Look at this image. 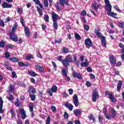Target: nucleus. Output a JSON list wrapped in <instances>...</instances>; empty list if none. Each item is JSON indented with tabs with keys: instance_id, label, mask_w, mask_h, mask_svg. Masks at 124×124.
Masks as SVG:
<instances>
[{
	"instance_id": "nucleus-48",
	"label": "nucleus",
	"mask_w": 124,
	"mask_h": 124,
	"mask_svg": "<svg viewBox=\"0 0 124 124\" xmlns=\"http://www.w3.org/2000/svg\"><path fill=\"white\" fill-rule=\"evenodd\" d=\"M44 4L46 7H48V0H44Z\"/></svg>"
},
{
	"instance_id": "nucleus-3",
	"label": "nucleus",
	"mask_w": 124,
	"mask_h": 124,
	"mask_svg": "<svg viewBox=\"0 0 124 124\" xmlns=\"http://www.w3.org/2000/svg\"><path fill=\"white\" fill-rule=\"evenodd\" d=\"M57 91H58V87L56 85H53L50 90L47 91V93L50 96H53V93H57Z\"/></svg>"
},
{
	"instance_id": "nucleus-62",
	"label": "nucleus",
	"mask_w": 124,
	"mask_h": 124,
	"mask_svg": "<svg viewBox=\"0 0 124 124\" xmlns=\"http://www.w3.org/2000/svg\"><path fill=\"white\" fill-rule=\"evenodd\" d=\"M69 94L71 95L73 94V90L72 89H70L68 90Z\"/></svg>"
},
{
	"instance_id": "nucleus-41",
	"label": "nucleus",
	"mask_w": 124,
	"mask_h": 124,
	"mask_svg": "<svg viewBox=\"0 0 124 124\" xmlns=\"http://www.w3.org/2000/svg\"><path fill=\"white\" fill-rule=\"evenodd\" d=\"M4 46H5V42H3V41L0 42V47L3 48Z\"/></svg>"
},
{
	"instance_id": "nucleus-8",
	"label": "nucleus",
	"mask_w": 124,
	"mask_h": 124,
	"mask_svg": "<svg viewBox=\"0 0 124 124\" xmlns=\"http://www.w3.org/2000/svg\"><path fill=\"white\" fill-rule=\"evenodd\" d=\"M10 39L15 42H18V37L14 34V33H10Z\"/></svg>"
},
{
	"instance_id": "nucleus-6",
	"label": "nucleus",
	"mask_w": 124,
	"mask_h": 124,
	"mask_svg": "<svg viewBox=\"0 0 124 124\" xmlns=\"http://www.w3.org/2000/svg\"><path fill=\"white\" fill-rule=\"evenodd\" d=\"M73 98L74 99V103L76 107H78L79 105V100H78V96L75 94L74 95Z\"/></svg>"
},
{
	"instance_id": "nucleus-40",
	"label": "nucleus",
	"mask_w": 124,
	"mask_h": 124,
	"mask_svg": "<svg viewBox=\"0 0 124 124\" xmlns=\"http://www.w3.org/2000/svg\"><path fill=\"white\" fill-rule=\"evenodd\" d=\"M75 38H76V39H78V40H81V36H80V35H79V34L78 33H76L75 34Z\"/></svg>"
},
{
	"instance_id": "nucleus-30",
	"label": "nucleus",
	"mask_w": 124,
	"mask_h": 124,
	"mask_svg": "<svg viewBox=\"0 0 124 124\" xmlns=\"http://www.w3.org/2000/svg\"><path fill=\"white\" fill-rule=\"evenodd\" d=\"M111 113H112V116H111V118H116V110H115V109H112L111 110Z\"/></svg>"
},
{
	"instance_id": "nucleus-35",
	"label": "nucleus",
	"mask_w": 124,
	"mask_h": 124,
	"mask_svg": "<svg viewBox=\"0 0 124 124\" xmlns=\"http://www.w3.org/2000/svg\"><path fill=\"white\" fill-rule=\"evenodd\" d=\"M45 21L46 23L49 22V16L48 15H45Z\"/></svg>"
},
{
	"instance_id": "nucleus-53",
	"label": "nucleus",
	"mask_w": 124,
	"mask_h": 124,
	"mask_svg": "<svg viewBox=\"0 0 124 124\" xmlns=\"http://www.w3.org/2000/svg\"><path fill=\"white\" fill-rule=\"evenodd\" d=\"M81 15L82 16H86L87 15V12L86 11L83 10L81 12Z\"/></svg>"
},
{
	"instance_id": "nucleus-63",
	"label": "nucleus",
	"mask_w": 124,
	"mask_h": 124,
	"mask_svg": "<svg viewBox=\"0 0 124 124\" xmlns=\"http://www.w3.org/2000/svg\"><path fill=\"white\" fill-rule=\"evenodd\" d=\"M86 85L87 87H91L92 86V84L89 81H87Z\"/></svg>"
},
{
	"instance_id": "nucleus-20",
	"label": "nucleus",
	"mask_w": 124,
	"mask_h": 124,
	"mask_svg": "<svg viewBox=\"0 0 124 124\" xmlns=\"http://www.w3.org/2000/svg\"><path fill=\"white\" fill-rule=\"evenodd\" d=\"M106 10L107 11H112V5L111 4H106Z\"/></svg>"
},
{
	"instance_id": "nucleus-33",
	"label": "nucleus",
	"mask_w": 124,
	"mask_h": 124,
	"mask_svg": "<svg viewBox=\"0 0 124 124\" xmlns=\"http://www.w3.org/2000/svg\"><path fill=\"white\" fill-rule=\"evenodd\" d=\"M7 98L9 101H12L14 99V96L13 95L10 94L9 97H7Z\"/></svg>"
},
{
	"instance_id": "nucleus-52",
	"label": "nucleus",
	"mask_w": 124,
	"mask_h": 124,
	"mask_svg": "<svg viewBox=\"0 0 124 124\" xmlns=\"http://www.w3.org/2000/svg\"><path fill=\"white\" fill-rule=\"evenodd\" d=\"M12 75L13 78H17V76L16 75V73L15 72H12Z\"/></svg>"
},
{
	"instance_id": "nucleus-22",
	"label": "nucleus",
	"mask_w": 124,
	"mask_h": 124,
	"mask_svg": "<svg viewBox=\"0 0 124 124\" xmlns=\"http://www.w3.org/2000/svg\"><path fill=\"white\" fill-rule=\"evenodd\" d=\"M9 60H11V62H17L19 61V59H18V58L17 57L10 58Z\"/></svg>"
},
{
	"instance_id": "nucleus-25",
	"label": "nucleus",
	"mask_w": 124,
	"mask_h": 124,
	"mask_svg": "<svg viewBox=\"0 0 124 124\" xmlns=\"http://www.w3.org/2000/svg\"><path fill=\"white\" fill-rule=\"evenodd\" d=\"M35 67L37 70H39V71H41V72H43V68L41 67L40 65H36Z\"/></svg>"
},
{
	"instance_id": "nucleus-24",
	"label": "nucleus",
	"mask_w": 124,
	"mask_h": 124,
	"mask_svg": "<svg viewBox=\"0 0 124 124\" xmlns=\"http://www.w3.org/2000/svg\"><path fill=\"white\" fill-rule=\"evenodd\" d=\"M62 41V39L59 38L58 39H55L54 41V43L52 42V44H54V43H55V44H60Z\"/></svg>"
},
{
	"instance_id": "nucleus-44",
	"label": "nucleus",
	"mask_w": 124,
	"mask_h": 124,
	"mask_svg": "<svg viewBox=\"0 0 124 124\" xmlns=\"http://www.w3.org/2000/svg\"><path fill=\"white\" fill-rule=\"evenodd\" d=\"M83 27L85 31H89V30H90V26L87 25L85 24L84 25Z\"/></svg>"
},
{
	"instance_id": "nucleus-57",
	"label": "nucleus",
	"mask_w": 124,
	"mask_h": 124,
	"mask_svg": "<svg viewBox=\"0 0 124 124\" xmlns=\"http://www.w3.org/2000/svg\"><path fill=\"white\" fill-rule=\"evenodd\" d=\"M0 26H1V27H4V26H5V24H4V22H3V20H0Z\"/></svg>"
},
{
	"instance_id": "nucleus-47",
	"label": "nucleus",
	"mask_w": 124,
	"mask_h": 124,
	"mask_svg": "<svg viewBox=\"0 0 124 124\" xmlns=\"http://www.w3.org/2000/svg\"><path fill=\"white\" fill-rule=\"evenodd\" d=\"M63 117L64 119H68V118L69 117V115L68 114L67 112H65Z\"/></svg>"
},
{
	"instance_id": "nucleus-5",
	"label": "nucleus",
	"mask_w": 124,
	"mask_h": 124,
	"mask_svg": "<svg viewBox=\"0 0 124 124\" xmlns=\"http://www.w3.org/2000/svg\"><path fill=\"white\" fill-rule=\"evenodd\" d=\"M105 94H106V95H109V99H110L111 101H112V102H116V99L114 97V96H113V94H112V93H109L108 91H107L105 92Z\"/></svg>"
},
{
	"instance_id": "nucleus-37",
	"label": "nucleus",
	"mask_w": 124,
	"mask_h": 124,
	"mask_svg": "<svg viewBox=\"0 0 124 124\" xmlns=\"http://www.w3.org/2000/svg\"><path fill=\"white\" fill-rule=\"evenodd\" d=\"M81 66H83L84 67H86V66H88L89 65V62H82L81 63Z\"/></svg>"
},
{
	"instance_id": "nucleus-17",
	"label": "nucleus",
	"mask_w": 124,
	"mask_h": 124,
	"mask_svg": "<svg viewBox=\"0 0 124 124\" xmlns=\"http://www.w3.org/2000/svg\"><path fill=\"white\" fill-rule=\"evenodd\" d=\"M91 5L95 10H98V8H99V4L96 3H92Z\"/></svg>"
},
{
	"instance_id": "nucleus-16",
	"label": "nucleus",
	"mask_w": 124,
	"mask_h": 124,
	"mask_svg": "<svg viewBox=\"0 0 124 124\" xmlns=\"http://www.w3.org/2000/svg\"><path fill=\"white\" fill-rule=\"evenodd\" d=\"M102 45L104 46V47H106V39H105V37L102 36L101 38Z\"/></svg>"
},
{
	"instance_id": "nucleus-42",
	"label": "nucleus",
	"mask_w": 124,
	"mask_h": 124,
	"mask_svg": "<svg viewBox=\"0 0 124 124\" xmlns=\"http://www.w3.org/2000/svg\"><path fill=\"white\" fill-rule=\"evenodd\" d=\"M105 116L106 118V119H107V120H111L112 119V116H111V115H110L108 113L106 114Z\"/></svg>"
},
{
	"instance_id": "nucleus-49",
	"label": "nucleus",
	"mask_w": 124,
	"mask_h": 124,
	"mask_svg": "<svg viewBox=\"0 0 124 124\" xmlns=\"http://www.w3.org/2000/svg\"><path fill=\"white\" fill-rule=\"evenodd\" d=\"M16 100H17V101L15 103V105L16 106H17V107H19V106H20V102H19V99L17 98Z\"/></svg>"
},
{
	"instance_id": "nucleus-55",
	"label": "nucleus",
	"mask_w": 124,
	"mask_h": 124,
	"mask_svg": "<svg viewBox=\"0 0 124 124\" xmlns=\"http://www.w3.org/2000/svg\"><path fill=\"white\" fill-rule=\"evenodd\" d=\"M5 56L6 58L8 59V58H9L10 57V54H9V52H6L5 53Z\"/></svg>"
},
{
	"instance_id": "nucleus-14",
	"label": "nucleus",
	"mask_w": 124,
	"mask_h": 124,
	"mask_svg": "<svg viewBox=\"0 0 124 124\" xmlns=\"http://www.w3.org/2000/svg\"><path fill=\"white\" fill-rule=\"evenodd\" d=\"M2 7H3V8H11L12 5L6 2H3L2 4Z\"/></svg>"
},
{
	"instance_id": "nucleus-21",
	"label": "nucleus",
	"mask_w": 124,
	"mask_h": 124,
	"mask_svg": "<svg viewBox=\"0 0 124 124\" xmlns=\"http://www.w3.org/2000/svg\"><path fill=\"white\" fill-rule=\"evenodd\" d=\"M64 106L66 107V108H68V109H73V105L71 104L65 103L64 104Z\"/></svg>"
},
{
	"instance_id": "nucleus-45",
	"label": "nucleus",
	"mask_w": 124,
	"mask_h": 124,
	"mask_svg": "<svg viewBox=\"0 0 124 124\" xmlns=\"http://www.w3.org/2000/svg\"><path fill=\"white\" fill-rule=\"evenodd\" d=\"M30 97L31 98V100H32V101H34V100H35V95L31 94L30 95Z\"/></svg>"
},
{
	"instance_id": "nucleus-9",
	"label": "nucleus",
	"mask_w": 124,
	"mask_h": 124,
	"mask_svg": "<svg viewBox=\"0 0 124 124\" xmlns=\"http://www.w3.org/2000/svg\"><path fill=\"white\" fill-rule=\"evenodd\" d=\"M72 75L74 78H77L79 80H80V79H82V76L80 73H76V72H74L72 73Z\"/></svg>"
},
{
	"instance_id": "nucleus-46",
	"label": "nucleus",
	"mask_w": 124,
	"mask_h": 124,
	"mask_svg": "<svg viewBox=\"0 0 124 124\" xmlns=\"http://www.w3.org/2000/svg\"><path fill=\"white\" fill-rule=\"evenodd\" d=\"M50 121H51V118H50V117H47V119L46 121V124H49Z\"/></svg>"
},
{
	"instance_id": "nucleus-54",
	"label": "nucleus",
	"mask_w": 124,
	"mask_h": 124,
	"mask_svg": "<svg viewBox=\"0 0 124 124\" xmlns=\"http://www.w3.org/2000/svg\"><path fill=\"white\" fill-rule=\"evenodd\" d=\"M27 60H31V59H33V56L29 55L26 57Z\"/></svg>"
},
{
	"instance_id": "nucleus-23",
	"label": "nucleus",
	"mask_w": 124,
	"mask_h": 124,
	"mask_svg": "<svg viewBox=\"0 0 124 124\" xmlns=\"http://www.w3.org/2000/svg\"><path fill=\"white\" fill-rule=\"evenodd\" d=\"M107 15H108V16H110V17H113L114 18H116L115 16V15H116V14L115 13L112 12V11H110L107 13Z\"/></svg>"
},
{
	"instance_id": "nucleus-64",
	"label": "nucleus",
	"mask_w": 124,
	"mask_h": 124,
	"mask_svg": "<svg viewBox=\"0 0 124 124\" xmlns=\"http://www.w3.org/2000/svg\"><path fill=\"white\" fill-rule=\"evenodd\" d=\"M87 70L88 72H92V71H93V69L90 67L87 68Z\"/></svg>"
},
{
	"instance_id": "nucleus-7",
	"label": "nucleus",
	"mask_w": 124,
	"mask_h": 124,
	"mask_svg": "<svg viewBox=\"0 0 124 124\" xmlns=\"http://www.w3.org/2000/svg\"><path fill=\"white\" fill-rule=\"evenodd\" d=\"M110 62L112 64V65H116V62H117V59L116 57H114L113 55H110L109 56Z\"/></svg>"
},
{
	"instance_id": "nucleus-19",
	"label": "nucleus",
	"mask_w": 124,
	"mask_h": 124,
	"mask_svg": "<svg viewBox=\"0 0 124 124\" xmlns=\"http://www.w3.org/2000/svg\"><path fill=\"white\" fill-rule=\"evenodd\" d=\"M17 28H18V24H14L13 27L12 29V31L10 33H15V31H16Z\"/></svg>"
},
{
	"instance_id": "nucleus-27",
	"label": "nucleus",
	"mask_w": 124,
	"mask_h": 124,
	"mask_svg": "<svg viewBox=\"0 0 124 124\" xmlns=\"http://www.w3.org/2000/svg\"><path fill=\"white\" fill-rule=\"evenodd\" d=\"M74 113L76 116H79L81 114V110L80 109H75L74 111Z\"/></svg>"
},
{
	"instance_id": "nucleus-32",
	"label": "nucleus",
	"mask_w": 124,
	"mask_h": 124,
	"mask_svg": "<svg viewBox=\"0 0 124 124\" xmlns=\"http://www.w3.org/2000/svg\"><path fill=\"white\" fill-rule=\"evenodd\" d=\"M88 118L90 121L92 120L93 122H95V119H94V117H93V115L90 114L89 116H88Z\"/></svg>"
},
{
	"instance_id": "nucleus-43",
	"label": "nucleus",
	"mask_w": 124,
	"mask_h": 124,
	"mask_svg": "<svg viewBox=\"0 0 124 124\" xmlns=\"http://www.w3.org/2000/svg\"><path fill=\"white\" fill-rule=\"evenodd\" d=\"M62 75H63L64 76H65V77L67 76V73H66V71H65V69L62 70Z\"/></svg>"
},
{
	"instance_id": "nucleus-13",
	"label": "nucleus",
	"mask_w": 124,
	"mask_h": 124,
	"mask_svg": "<svg viewBox=\"0 0 124 124\" xmlns=\"http://www.w3.org/2000/svg\"><path fill=\"white\" fill-rule=\"evenodd\" d=\"M14 91H15V86L13 84H10L8 87V93H12Z\"/></svg>"
},
{
	"instance_id": "nucleus-2",
	"label": "nucleus",
	"mask_w": 124,
	"mask_h": 124,
	"mask_svg": "<svg viewBox=\"0 0 124 124\" xmlns=\"http://www.w3.org/2000/svg\"><path fill=\"white\" fill-rule=\"evenodd\" d=\"M86 47L90 49V47H93V42L90 38L86 39L84 41Z\"/></svg>"
},
{
	"instance_id": "nucleus-58",
	"label": "nucleus",
	"mask_w": 124,
	"mask_h": 124,
	"mask_svg": "<svg viewBox=\"0 0 124 124\" xmlns=\"http://www.w3.org/2000/svg\"><path fill=\"white\" fill-rule=\"evenodd\" d=\"M37 58H39L40 59H43V57H42V55H41V53H40V52H39V53L37 55Z\"/></svg>"
},
{
	"instance_id": "nucleus-15",
	"label": "nucleus",
	"mask_w": 124,
	"mask_h": 124,
	"mask_svg": "<svg viewBox=\"0 0 124 124\" xmlns=\"http://www.w3.org/2000/svg\"><path fill=\"white\" fill-rule=\"evenodd\" d=\"M122 86H123V81L122 80H119L117 87V92H120L121 89H122Z\"/></svg>"
},
{
	"instance_id": "nucleus-36",
	"label": "nucleus",
	"mask_w": 124,
	"mask_h": 124,
	"mask_svg": "<svg viewBox=\"0 0 124 124\" xmlns=\"http://www.w3.org/2000/svg\"><path fill=\"white\" fill-rule=\"evenodd\" d=\"M3 104V101H2V98H1V97H0V109H2Z\"/></svg>"
},
{
	"instance_id": "nucleus-29",
	"label": "nucleus",
	"mask_w": 124,
	"mask_h": 124,
	"mask_svg": "<svg viewBox=\"0 0 124 124\" xmlns=\"http://www.w3.org/2000/svg\"><path fill=\"white\" fill-rule=\"evenodd\" d=\"M62 51L63 53H65V54H68V53H69V50L67 47H63Z\"/></svg>"
},
{
	"instance_id": "nucleus-31",
	"label": "nucleus",
	"mask_w": 124,
	"mask_h": 124,
	"mask_svg": "<svg viewBox=\"0 0 124 124\" xmlns=\"http://www.w3.org/2000/svg\"><path fill=\"white\" fill-rule=\"evenodd\" d=\"M37 10L38 12H39V15L40 16H42V15H43V12H42V10H41V9H40L39 7H37Z\"/></svg>"
},
{
	"instance_id": "nucleus-38",
	"label": "nucleus",
	"mask_w": 124,
	"mask_h": 124,
	"mask_svg": "<svg viewBox=\"0 0 124 124\" xmlns=\"http://www.w3.org/2000/svg\"><path fill=\"white\" fill-rule=\"evenodd\" d=\"M17 12L18 14H22L23 13V9L22 8H17Z\"/></svg>"
},
{
	"instance_id": "nucleus-51",
	"label": "nucleus",
	"mask_w": 124,
	"mask_h": 124,
	"mask_svg": "<svg viewBox=\"0 0 124 124\" xmlns=\"http://www.w3.org/2000/svg\"><path fill=\"white\" fill-rule=\"evenodd\" d=\"M20 21H21V23L22 24V26L25 27V23H24V18H23V17H21Z\"/></svg>"
},
{
	"instance_id": "nucleus-61",
	"label": "nucleus",
	"mask_w": 124,
	"mask_h": 124,
	"mask_svg": "<svg viewBox=\"0 0 124 124\" xmlns=\"http://www.w3.org/2000/svg\"><path fill=\"white\" fill-rule=\"evenodd\" d=\"M57 60L59 61V62H62V56H59L57 59Z\"/></svg>"
},
{
	"instance_id": "nucleus-50",
	"label": "nucleus",
	"mask_w": 124,
	"mask_h": 124,
	"mask_svg": "<svg viewBox=\"0 0 124 124\" xmlns=\"http://www.w3.org/2000/svg\"><path fill=\"white\" fill-rule=\"evenodd\" d=\"M33 104L32 103H30L29 105V107L30 109H32L33 108Z\"/></svg>"
},
{
	"instance_id": "nucleus-59",
	"label": "nucleus",
	"mask_w": 124,
	"mask_h": 124,
	"mask_svg": "<svg viewBox=\"0 0 124 124\" xmlns=\"http://www.w3.org/2000/svg\"><path fill=\"white\" fill-rule=\"evenodd\" d=\"M113 8L115 9V10H117V11H119V12L121 11V10L119 8V7H118V6L117 5L114 6Z\"/></svg>"
},
{
	"instance_id": "nucleus-60",
	"label": "nucleus",
	"mask_w": 124,
	"mask_h": 124,
	"mask_svg": "<svg viewBox=\"0 0 124 124\" xmlns=\"http://www.w3.org/2000/svg\"><path fill=\"white\" fill-rule=\"evenodd\" d=\"M118 26L119 27V28H124V23H120L118 24Z\"/></svg>"
},
{
	"instance_id": "nucleus-12",
	"label": "nucleus",
	"mask_w": 124,
	"mask_h": 124,
	"mask_svg": "<svg viewBox=\"0 0 124 124\" xmlns=\"http://www.w3.org/2000/svg\"><path fill=\"white\" fill-rule=\"evenodd\" d=\"M53 22L58 21L59 19V16L57 15L55 12H53L51 14Z\"/></svg>"
},
{
	"instance_id": "nucleus-39",
	"label": "nucleus",
	"mask_w": 124,
	"mask_h": 124,
	"mask_svg": "<svg viewBox=\"0 0 124 124\" xmlns=\"http://www.w3.org/2000/svg\"><path fill=\"white\" fill-rule=\"evenodd\" d=\"M10 113L12 114V119H13L16 115L15 114V113L14 112V109H11L10 110Z\"/></svg>"
},
{
	"instance_id": "nucleus-26",
	"label": "nucleus",
	"mask_w": 124,
	"mask_h": 124,
	"mask_svg": "<svg viewBox=\"0 0 124 124\" xmlns=\"http://www.w3.org/2000/svg\"><path fill=\"white\" fill-rule=\"evenodd\" d=\"M24 31H25V34L27 36H30V31H29V28L28 27L26 26V27H25Z\"/></svg>"
},
{
	"instance_id": "nucleus-1",
	"label": "nucleus",
	"mask_w": 124,
	"mask_h": 124,
	"mask_svg": "<svg viewBox=\"0 0 124 124\" xmlns=\"http://www.w3.org/2000/svg\"><path fill=\"white\" fill-rule=\"evenodd\" d=\"M73 62L72 56L69 55L66 56L65 59L62 61V64H63L65 67H67V66L69 65V62Z\"/></svg>"
},
{
	"instance_id": "nucleus-11",
	"label": "nucleus",
	"mask_w": 124,
	"mask_h": 124,
	"mask_svg": "<svg viewBox=\"0 0 124 124\" xmlns=\"http://www.w3.org/2000/svg\"><path fill=\"white\" fill-rule=\"evenodd\" d=\"M59 2L62 6H64V4L69 5L68 0H59Z\"/></svg>"
},
{
	"instance_id": "nucleus-28",
	"label": "nucleus",
	"mask_w": 124,
	"mask_h": 124,
	"mask_svg": "<svg viewBox=\"0 0 124 124\" xmlns=\"http://www.w3.org/2000/svg\"><path fill=\"white\" fill-rule=\"evenodd\" d=\"M29 92H31V93H36L35 89L32 86L29 87Z\"/></svg>"
},
{
	"instance_id": "nucleus-18",
	"label": "nucleus",
	"mask_w": 124,
	"mask_h": 124,
	"mask_svg": "<svg viewBox=\"0 0 124 124\" xmlns=\"http://www.w3.org/2000/svg\"><path fill=\"white\" fill-rule=\"evenodd\" d=\"M28 74L29 75H30V76H32V77H36V76H37V74L32 71H29Z\"/></svg>"
},
{
	"instance_id": "nucleus-10",
	"label": "nucleus",
	"mask_w": 124,
	"mask_h": 124,
	"mask_svg": "<svg viewBox=\"0 0 124 124\" xmlns=\"http://www.w3.org/2000/svg\"><path fill=\"white\" fill-rule=\"evenodd\" d=\"M19 112L21 115V118L22 120H25L27 118V115L26 114V111L24 109H20Z\"/></svg>"
},
{
	"instance_id": "nucleus-34",
	"label": "nucleus",
	"mask_w": 124,
	"mask_h": 124,
	"mask_svg": "<svg viewBox=\"0 0 124 124\" xmlns=\"http://www.w3.org/2000/svg\"><path fill=\"white\" fill-rule=\"evenodd\" d=\"M53 26L55 30H58V22L53 21Z\"/></svg>"
},
{
	"instance_id": "nucleus-56",
	"label": "nucleus",
	"mask_w": 124,
	"mask_h": 124,
	"mask_svg": "<svg viewBox=\"0 0 124 124\" xmlns=\"http://www.w3.org/2000/svg\"><path fill=\"white\" fill-rule=\"evenodd\" d=\"M96 35H97V36H98L99 37H100V39H101V37H102V36H101V33H100V32H97L96 33Z\"/></svg>"
},
{
	"instance_id": "nucleus-4",
	"label": "nucleus",
	"mask_w": 124,
	"mask_h": 124,
	"mask_svg": "<svg viewBox=\"0 0 124 124\" xmlns=\"http://www.w3.org/2000/svg\"><path fill=\"white\" fill-rule=\"evenodd\" d=\"M99 95H98V93L97 91L95 90L94 92H93L92 93V100L93 102H95L96 101V99L98 98Z\"/></svg>"
}]
</instances>
